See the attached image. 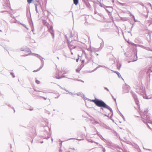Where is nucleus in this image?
Segmentation results:
<instances>
[{"instance_id": "f257e3e1", "label": "nucleus", "mask_w": 152, "mask_h": 152, "mask_svg": "<svg viewBox=\"0 0 152 152\" xmlns=\"http://www.w3.org/2000/svg\"><path fill=\"white\" fill-rule=\"evenodd\" d=\"M96 105L99 107H102L104 108H106L109 110L110 111H112L110 107L107 105L102 100H99L96 102Z\"/></svg>"}, {"instance_id": "f03ea898", "label": "nucleus", "mask_w": 152, "mask_h": 152, "mask_svg": "<svg viewBox=\"0 0 152 152\" xmlns=\"http://www.w3.org/2000/svg\"><path fill=\"white\" fill-rule=\"evenodd\" d=\"M129 89L130 88L129 86L126 85V84L124 85L123 90V93H128L129 92Z\"/></svg>"}, {"instance_id": "7ed1b4c3", "label": "nucleus", "mask_w": 152, "mask_h": 152, "mask_svg": "<svg viewBox=\"0 0 152 152\" xmlns=\"http://www.w3.org/2000/svg\"><path fill=\"white\" fill-rule=\"evenodd\" d=\"M132 96H133V98H134V99L135 100V102H136V104H137L138 105V104L139 103V101L138 100V99L137 98V96L134 93H132Z\"/></svg>"}, {"instance_id": "20e7f679", "label": "nucleus", "mask_w": 152, "mask_h": 152, "mask_svg": "<svg viewBox=\"0 0 152 152\" xmlns=\"http://www.w3.org/2000/svg\"><path fill=\"white\" fill-rule=\"evenodd\" d=\"M141 117L143 119L145 120H148V116L147 115H141Z\"/></svg>"}, {"instance_id": "39448f33", "label": "nucleus", "mask_w": 152, "mask_h": 152, "mask_svg": "<svg viewBox=\"0 0 152 152\" xmlns=\"http://www.w3.org/2000/svg\"><path fill=\"white\" fill-rule=\"evenodd\" d=\"M82 55L83 56L84 55V56H85L86 58L87 59H88V57L87 56V54H86V52L84 51H83V53H82Z\"/></svg>"}, {"instance_id": "423d86ee", "label": "nucleus", "mask_w": 152, "mask_h": 152, "mask_svg": "<svg viewBox=\"0 0 152 152\" xmlns=\"http://www.w3.org/2000/svg\"><path fill=\"white\" fill-rule=\"evenodd\" d=\"M59 73H57L56 76H55L56 78L57 79H60L61 78L63 77H61V76H59Z\"/></svg>"}, {"instance_id": "0eeeda50", "label": "nucleus", "mask_w": 152, "mask_h": 152, "mask_svg": "<svg viewBox=\"0 0 152 152\" xmlns=\"http://www.w3.org/2000/svg\"><path fill=\"white\" fill-rule=\"evenodd\" d=\"M69 47L70 50L75 48V47L71 45L70 44H69L68 45Z\"/></svg>"}, {"instance_id": "6e6552de", "label": "nucleus", "mask_w": 152, "mask_h": 152, "mask_svg": "<svg viewBox=\"0 0 152 152\" xmlns=\"http://www.w3.org/2000/svg\"><path fill=\"white\" fill-rule=\"evenodd\" d=\"M49 31L50 32V33L52 34L53 38L54 37V35L53 30H49Z\"/></svg>"}, {"instance_id": "1a4fd4ad", "label": "nucleus", "mask_w": 152, "mask_h": 152, "mask_svg": "<svg viewBox=\"0 0 152 152\" xmlns=\"http://www.w3.org/2000/svg\"><path fill=\"white\" fill-rule=\"evenodd\" d=\"M35 55L36 56H37L38 58H39L41 60L42 63L43 62V61L41 59V58H42L40 56L37 54H35Z\"/></svg>"}, {"instance_id": "9d476101", "label": "nucleus", "mask_w": 152, "mask_h": 152, "mask_svg": "<svg viewBox=\"0 0 152 152\" xmlns=\"http://www.w3.org/2000/svg\"><path fill=\"white\" fill-rule=\"evenodd\" d=\"M115 73L117 75L119 78H120V77H121L120 74L118 72L115 71Z\"/></svg>"}, {"instance_id": "9b49d317", "label": "nucleus", "mask_w": 152, "mask_h": 152, "mask_svg": "<svg viewBox=\"0 0 152 152\" xmlns=\"http://www.w3.org/2000/svg\"><path fill=\"white\" fill-rule=\"evenodd\" d=\"M74 3L75 5H77L78 2V0H73Z\"/></svg>"}, {"instance_id": "f8f14e48", "label": "nucleus", "mask_w": 152, "mask_h": 152, "mask_svg": "<svg viewBox=\"0 0 152 152\" xmlns=\"http://www.w3.org/2000/svg\"><path fill=\"white\" fill-rule=\"evenodd\" d=\"M98 100V99H95V100H92V101L93 102H94L95 104H96V102Z\"/></svg>"}, {"instance_id": "ddd939ff", "label": "nucleus", "mask_w": 152, "mask_h": 152, "mask_svg": "<svg viewBox=\"0 0 152 152\" xmlns=\"http://www.w3.org/2000/svg\"><path fill=\"white\" fill-rule=\"evenodd\" d=\"M64 89V90H65L66 91L68 92V93H69V94H71V95H73V93H71V92H69V91H67L65 89Z\"/></svg>"}, {"instance_id": "4468645a", "label": "nucleus", "mask_w": 152, "mask_h": 152, "mask_svg": "<svg viewBox=\"0 0 152 152\" xmlns=\"http://www.w3.org/2000/svg\"><path fill=\"white\" fill-rule=\"evenodd\" d=\"M33 0H27L28 4H30Z\"/></svg>"}, {"instance_id": "2eb2a0df", "label": "nucleus", "mask_w": 152, "mask_h": 152, "mask_svg": "<svg viewBox=\"0 0 152 152\" xmlns=\"http://www.w3.org/2000/svg\"><path fill=\"white\" fill-rule=\"evenodd\" d=\"M143 98H145V99H150L151 98H148L145 95V96H143Z\"/></svg>"}, {"instance_id": "dca6fc26", "label": "nucleus", "mask_w": 152, "mask_h": 152, "mask_svg": "<svg viewBox=\"0 0 152 152\" xmlns=\"http://www.w3.org/2000/svg\"><path fill=\"white\" fill-rule=\"evenodd\" d=\"M119 4L120 5H121V6H124L125 5V4L122 3H121L120 2H119Z\"/></svg>"}, {"instance_id": "f3484780", "label": "nucleus", "mask_w": 152, "mask_h": 152, "mask_svg": "<svg viewBox=\"0 0 152 152\" xmlns=\"http://www.w3.org/2000/svg\"><path fill=\"white\" fill-rule=\"evenodd\" d=\"M43 23L45 24H46V25H47L48 24V23H47L45 21H44Z\"/></svg>"}, {"instance_id": "a211bd4d", "label": "nucleus", "mask_w": 152, "mask_h": 152, "mask_svg": "<svg viewBox=\"0 0 152 152\" xmlns=\"http://www.w3.org/2000/svg\"><path fill=\"white\" fill-rule=\"evenodd\" d=\"M22 25L24 27H25V28H26L28 30V28H27L25 25L24 24H22Z\"/></svg>"}, {"instance_id": "6ab92c4d", "label": "nucleus", "mask_w": 152, "mask_h": 152, "mask_svg": "<svg viewBox=\"0 0 152 152\" xmlns=\"http://www.w3.org/2000/svg\"><path fill=\"white\" fill-rule=\"evenodd\" d=\"M53 26H50V29L49 30H53Z\"/></svg>"}, {"instance_id": "aec40b11", "label": "nucleus", "mask_w": 152, "mask_h": 152, "mask_svg": "<svg viewBox=\"0 0 152 152\" xmlns=\"http://www.w3.org/2000/svg\"><path fill=\"white\" fill-rule=\"evenodd\" d=\"M80 70V69H76V71L77 72H79Z\"/></svg>"}, {"instance_id": "412c9836", "label": "nucleus", "mask_w": 152, "mask_h": 152, "mask_svg": "<svg viewBox=\"0 0 152 152\" xmlns=\"http://www.w3.org/2000/svg\"><path fill=\"white\" fill-rule=\"evenodd\" d=\"M36 82L37 84H39L40 83L39 81H38V80H36Z\"/></svg>"}, {"instance_id": "4be33fe9", "label": "nucleus", "mask_w": 152, "mask_h": 152, "mask_svg": "<svg viewBox=\"0 0 152 152\" xmlns=\"http://www.w3.org/2000/svg\"><path fill=\"white\" fill-rule=\"evenodd\" d=\"M81 94L80 93H78L77 94V95L78 96L81 95Z\"/></svg>"}, {"instance_id": "5701e85b", "label": "nucleus", "mask_w": 152, "mask_h": 152, "mask_svg": "<svg viewBox=\"0 0 152 152\" xmlns=\"http://www.w3.org/2000/svg\"><path fill=\"white\" fill-rule=\"evenodd\" d=\"M40 69V68L39 70H35L33 72H37V71H39V70Z\"/></svg>"}, {"instance_id": "b1692460", "label": "nucleus", "mask_w": 152, "mask_h": 152, "mask_svg": "<svg viewBox=\"0 0 152 152\" xmlns=\"http://www.w3.org/2000/svg\"><path fill=\"white\" fill-rule=\"evenodd\" d=\"M26 51L27 52H31V51H30V50H29V49H28L27 50H26Z\"/></svg>"}, {"instance_id": "393cba45", "label": "nucleus", "mask_w": 152, "mask_h": 152, "mask_svg": "<svg viewBox=\"0 0 152 152\" xmlns=\"http://www.w3.org/2000/svg\"><path fill=\"white\" fill-rule=\"evenodd\" d=\"M105 88V89L107 90V91H109V89H108L107 88H106V87H105V88Z\"/></svg>"}, {"instance_id": "a878e982", "label": "nucleus", "mask_w": 152, "mask_h": 152, "mask_svg": "<svg viewBox=\"0 0 152 152\" xmlns=\"http://www.w3.org/2000/svg\"><path fill=\"white\" fill-rule=\"evenodd\" d=\"M103 152H105V149H103Z\"/></svg>"}, {"instance_id": "bb28decb", "label": "nucleus", "mask_w": 152, "mask_h": 152, "mask_svg": "<svg viewBox=\"0 0 152 152\" xmlns=\"http://www.w3.org/2000/svg\"><path fill=\"white\" fill-rule=\"evenodd\" d=\"M36 12H37L38 11H37V6L36 7Z\"/></svg>"}, {"instance_id": "cd10ccee", "label": "nucleus", "mask_w": 152, "mask_h": 152, "mask_svg": "<svg viewBox=\"0 0 152 152\" xmlns=\"http://www.w3.org/2000/svg\"><path fill=\"white\" fill-rule=\"evenodd\" d=\"M12 77H15V76H14V74H12Z\"/></svg>"}, {"instance_id": "c85d7f7f", "label": "nucleus", "mask_w": 152, "mask_h": 152, "mask_svg": "<svg viewBox=\"0 0 152 152\" xmlns=\"http://www.w3.org/2000/svg\"><path fill=\"white\" fill-rule=\"evenodd\" d=\"M111 96H112V97L113 98V99H114V97H113V96L111 94Z\"/></svg>"}, {"instance_id": "c756f323", "label": "nucleus", "mask_w": 152, "mask_h": 152, "mask_svg": "<svg viewBox=\"0 0 152 152\" xmlns=\"http://www.w3.org/2000/svg\"><path fill=\"white\" fill-rule=\"evenodd\" d=\"M78 59H78V58L77 59H76V61H77V62H78Z\"/></svg>"}, {"instance_id": "7c9ffc66", "label": "nucleus", "mask_w": 152, "mask_h": 152, "mask_svg": "<svg viewBox=\"0 0 152 152\" xmlns=\"http://www.w3.org/2000/svg\"><path fill=\"white\" fill-rule=\"evenodd\" d=\"M113 99H114V101H115V102H116V99H115V98H114Z\"/></svg>"}, {"instance_id": "2f4dec72", "label": "nucleus", "mask_w": 152, "mask_h": 152, "mask_svg": "<svg viewBox=\"0 0 152 152\" xmlns=\"http://www.w3.org/2000/svg\"><path fill=\"white\" fill-rule=\"evenodd\" d=\"M43 98H44V99H45V100H46V98H45V97H43Z\"/></svg>"}, {"instance_id": "473e14b6", "label": "nucleus", "mask_w": 152, "mask_h": 152, "mask_svg": "<svg viewBox=\"0 0 152 152\" xmlns=\"http://www.w3.org/2000/svg\"><path fill=\"white\" fill-rule=\"evenodd\" d=\"M41 143H43V141H42V142H41Z\"/></svg>"}, {"instance_id": "72a5a7b5", "label": "nucleus", "mask_w": 152, "mask_h": 152, "mask_svg": "<svg viewBox=\"0 0 152 152\" xmlns=\"http://www.w3.org/2000/svg\"><path fill=\"white\" fill-rule=\"evenodd\" d=\"M106 10H107V11H108L110 13V12H109V11H108V10H107V9H106Z\"/></svg>"}, {"instance_id": "f704fd0d", "label": "nucleus", "mask_w": 152, "mask_h": 152, "mask_svg": "<svg viewBox=\"0 0 152 152\" xmlns=\"http://www.w3.org/2000/svg\"><path fill=\"white\" fill-rule=\"evenodd\" d=\"M96 11H95V14H96Z\"/></svg>"}, {"instance_id": "c9c22d12", "label": "nucleus", "mask_w": 152, "mask_h": 152, "mask_svg": "<svg viewBox=\"0 0 152 152\" xmlns=\"http://www.w3.org/2000/svg\"><path fill=\"white\" fill-rule=\"evenodd\" d=\"M96 55H97V56H98V54H96Z\"/></svg>"}, {"instance_id": "e433bc0d", "label": "nucleus", "mask_w": 152, "mask_h": 152, "mask_svg": "<svg viewBox=\"0 0 152 152\" xmlns=\"http://www.w3.org/2000/svg\"><path fill=\"white\" fill-rule=\"evenodd\" d=\"M71 53H72V54H73V53H72V52H71Z\"/></svg>"}, {"instance_id": "4c0bfd02", "label": "nucleus", "mask_w": 152, "mask_h": 152, "mask_svg": "<svg viewBox=\"0 0 152 152\" xmlns=\"http://www.w3.org/2000/svg\"><path fill=\"white\" fill-rule=\"evenodd\" d=\"M32 31H34L33 29H32Z\"/></svg>"}, {"instance_id": "58836bf2", "label": "nucleus", "mask_w": 152, "mask_h": 152, "mask_svg": "<svg viewBox=\"0 0 152 152\" xmlns=\"http://www.w3.org/2000/svg\"><path fill=\"white\" fill-rule=\"evenodd\" d=\"M82 82H83V83L84 82V81H82Z\"/></svg>"}, {"instance_id": "ea45409f", "label": "nucleus", "mask_w": 152, "mask_h": 152, "mask_svg": "<svg viewBox=\"0 0 152 152\" xmlns=\"http://www.w3.org/2000/svg\"><path fill=\"white\" fill-rule=\"evenodd\" d=\"M57 58H58V59H59V58H58V57H57Z\"/></svg>"}, {"instance_id": "a19ab883", "label": "nucleus", "mask_w": 152, "mask_h": 152, "mask_svg": "<svg viewBox=\"0 0 152 152\" xmlns=\"http://www.w3.org/2000/svg\"><path fill=\"white\" fill-rule=\"evenodd\" d=\"M148 127H149V128H150V127H149V126H148Z\"/></svg>"}, {"instance_id": "79ce46f5", "label": "nucleus", "mask_w": 152, "mask_h": 152, "mask_svg": "<svg viewBox=\"0 0 152 152\" xmlns=\"http://www.w3.org/2000/svg\"><path fill=\"white\" fill-rule=\"evenodd\" d=\"M122 79L123 80H124V79H123V78H122Z\"/></svg>"}, {"instance_id": "37998d69", "label": "nucleus", "mask_w": 152, "mask_h": 152, "mask_svg": "<svg viewBox=\"0 0 152 152\" xmlns=\"http://www.w3.org/2000/svg\"><path fill=\"white\" fill-rule=\"evenodd\" d=\"M122 79L123 80H124V79H123V78H122Z\"/></svg>"}, {"instance_id": "c03bdc74", "label": "nucleus", "mask_w": 152, "mask_h": 152, "mask_svg": "<svg viewBox=\"0 0 152 152\" xmlns=\"http://www.w3.org/2000/svg\"><path fill=\"white\" fill-rule=\"evenodd\" d=\"M122 79L123 80H124V79H123V78H122Z\"/></svg>"}]
</instances>
